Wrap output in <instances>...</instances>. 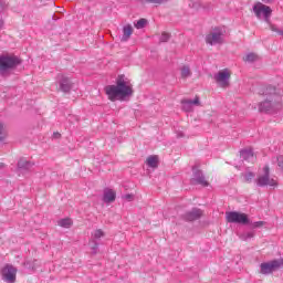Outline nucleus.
Instances as JSON below:
<instances>
[{
    "mask_svg": "<svg viewBox=\"0 0 283 283\" xmlns=\"http://www.w3.org/2000/svg\"><path fill=\"white\" fill-rule=\"evenodd\" d=\"M146 3H153L154 6H163V3H167L169 0H144Z\"/></svg>",
    "mask_w": 283,
    "mask_h": 283,
    "instance_id": "obj_24",
    "label": "nucleus"
},
{
    "mask_svg": "<svg viewBox=\"0 0 283 283\" xmlns=\"http://www.w3.org/2000/svg\"><path fill=\"white\" fill-rule=\"evenodd\" d=\"M147 25V20L146 19H139L136 23H135V28L137 30H143V28H145Z\"/></svg>",
    "mask_w": 283,
    "mask_h": 283,
    "instance_id": "obj_23",
    "label": "nucleus"
},
{
    "mask_svg": "<svg viewBox=\"0 0 283 283\" xmlns=\"http://www.w3.org/2000/svg\"><path fill=\"white\" fill-rule=\"evenodd\" d=\"M7 136L6 126H3V123H0V140H4Z\"/></svg>",
    "mask_w": 283,
    "mask_h": 283,
    "instance_id": "obj_25",
    "label": "nucleus"
},
{
    "mask_svg": "<svg viewBox=\"0 0 283 283\" xmlns=\"http://www.w3.org/2000/svg\"><path fill=\"white\" fill-rule=\"evenodd\" d=\"M146 165H148V167H151L153 169H156V167H158V156H149L146 159Z\"/></svg>",
    "mask_w": 283,
    "mask_h": 283,
    "instance_id": "obj_18",
    "label": "nucleus"
},
{
    "mask_svg": "<svg viewBox=\"0 0 283 283\" xmlns=\"http://www.w3.org/2000/svg\"><path fill=\"white\" fill-rule=\"evenodd\" d=\"M263 3H273V0H262Z\"/></svg>",
    "mask_w": 283,
    "mask_h": 283,
    "instance_id": "obj_32",
    "label": "nucleus"
},
{
    "mask_svg": "<svg viewBox=\"0 0 283 283\" xmlns=\"http://www.w3.org/2000/svg\"><path fill=\"white\" fill-rule=\"evenodd\" d=\"M260 227H264V221H256L252 223L253 229H260Z\"/></svg>",
    "mask_w": 283,
    "mask_h": 283,
    "instance_id": "obj_29",
    "label": "nucleus"
},
{
    "mask_svg": "<svg viewBox=\"0 0 283 283\" xmlns=\"http://www.w3.org/2000/svg\"><path fill=\"white\" fill-rule=\"evenodd\" d=\"M17 268L12 264H6L1 271L0 275L2 277V281L6 283H14L17 282Z\"/></svg>",
    "mask_w": 283,
    "mask_h": 283,
    "instance_id": "obj_9",
    "label": "nucleus"
},
{
    "mask_svg": "<svg viewBox=\"0 0 283 283\" xmlns=\"http://www.w3.org/2000/svg\"><path fill=\"white\" fill-rule=\"evenodd\" d=\"M134 86L132 82L125 75H119L116 80V85H107L104 88V92L112 103H116V101H125L128 96L134 94Z\"/></svg>",
    "mask_w": 283,
    "mask_h": 283,
    "instance_id": "obj_1",
    "label": "nucleus"
},
{
    "mask_svg": "<svg viewBox=\"0 0 283 283\" xmlns=\"http://www.w3.org/2000/svg\"><path fill=\"white\" fill-rule=\"evenodd\" d=\"M116 200V191L113 189H105L103 195V201L106 203L114 202Z\"/></svg>",
    "mask_w": 283,
    "mask_h": 283,
    "instance_id": "obj_16",
    "label": "nucleus"
},
{
    "mask_svg": "<svg viewBox=\"0 0 283 283\" xmlns=\"http://www.w3.org/2000/svg\"><path fill=\"white\" fill-rule=\"evenodd\" d=\"M3 28V20H0V30Z\"/></svg>",
    "mask_w": 283,
    "mask_h": 283,
    "instance_id": "obj_33",
    "label": "nucleus"
},
{
    "mask_svg": "<svg viewBox=\"0 0 283 283\" xmlns=\"http://www.w3.org/2000/svg\"><path fill=\"white\" fill-rule=\"evenodd\" d=\"M192 182H197V185H201L202 187H209V182L205 180V175L200 170L195 171Z\"/></svg>",
    "mask_w": 283,
    "mask_h": 283,
    "instance_id": "obj_14",
    "label": "nucleus"
},
{
    "mask_svg": "<svg viewBox=\"0 0 283 283\" xmlns=\"http://www.w3.org/2000/svg\"><path fill=\"white\" fill-rule=\"evenodd\" d=\"M32 165H33L32 163H30V161H28L25 159H20L18 161V169H25V170H28V169H30L32 167Z\"/></svg>",
    "mask_w": 283,
    "mask_h": 283,
    "instance_id": "obj_20",
    "label": "nucleus"
},
{
    "mask_svg": "<svg viewBox=\"0 0 283 283\" xmlns=\"http://www.w3.org/2000/svg\"><path fill=\"white\" fill-rule=\"evenodd\" d=\"M243 61H245V63H253V62L258 61V54H255V53H248L243 57Z\"/></svg>",
    "mask_w": 283,
    "mask_h": 283,
    "instance_id": "obj_22",
    "label": "nucleus"
},
{
    "mask_svg": "<svg viewBox=\"0 0 283 283\" xmlns=\"http://www.w3.org/2000/svg\"><path fill=\"white\" fill-rule=\"evenodd\" d=\"M243 177H244L245 182H251V180H253V178H255V174H253V172H245L243 175Z\"/></svg>",
    "mask_w": 283,
    "mask_h": 283,
    "instance_id": "obj_26",
    "label": "nucleus"
},
{
    "mask_svg": "<svg viewBox=\"0 0 283 283\" xmlns=\"http://www.w3.org/2000/svg\"><path fill=\"white\" fill-rule=\"evenodd\" d=\"M226 220L231 224H249V216L238 211L227 212Z\"/></svg>",
    "mask_w": 283,
    "mask_h": 283,
    "instance_id": "obj_8",
    "label": "nucleus"
},
{
    "mask_svg": "<svg viewBox=\"0 0 283 283\" xmlns=\"http://www.w3.org/2000/svg\"><path fill=\"white\" fill-rule=\"evenodd\" d=\"M124 200H127V202H132V200H134V195H130V193L125 195Z\"/></svg>",
    "mask_w": 283,
    "mask_h": 283,
    "instance_id": "obj_31",
    "label": "nucleus"
},
{
    "mask_svg": "<svg viewBox=\"0 0 283 283\" xmlns=\"http://www.w3.org/2000/svg\"><path fill=\"white\" fill-rule=\"evenodd\" d=\"M105 235V231L103 229H96L95 231L92 232L91 234V240L94 242V247L92 248V253L93 255H96L98 253V243L97 240H101Z\"/></svg>",
    "mask_w": 283,
    "mask_h": 283,
    "instance_id": "obj_10",
    "label": "nucleus"
},
{
    "mask_svg": "<svg viewBox=\"0 0 283 283\" xmlns=\"http://www.w3.org/2000/svg\"><path fill=\"white\" fill-rule=\"evenodd\" d=\"M200 218H202V210L198 208H195L185 214V220H187L188 222H193V220H200Z\"/></svg>",
    "mask_w": 283,
    "mask_h": 283,
    "instance_id": "obj_13",
    "label": "nucleus"
},
{
    "mask_svg": "<svg viewBox=\"0 0 283 283\" xmlns=\"http://www.w3.org/2000/svg\"><path fill=\"white\" fill-rule=\"evenodd\" d=\"M132 34H134V28L132 27V24H126L123 27V35L120 38V41H123L124 43L129 41Z\"/></svg>",
    "mask_w": 283,
    "mask_h": 283,
    "instance_id": "obj_15",
    "label": "nucleus"
},
{
    "mask_svg": "<svg viewBox=\"0 0 283 283\" xmlns=\"http://www.w3.org/2000/svg\"><path fill=\"white\" fill-rule=\"evenodd\" d=\"M59 227L63 229H70L72 227V219L65 218L57 221Z\"/></svg>",
    "mask_w": 283,
    "mask_h": 283,
    "instance_id": "obj_19",
    "label": "nucleus"
},
{
    "mask_svg": "<svg viewBox=\"0 0 283 283\" xmlns=\"http://www.w3.org/2000/svg\"><path fill=\"white\" fill-rule=\"evenodd\" d=\"M57 82H59L61 92L67 93L72 90V82L70 81V78L67 76H65L63 74H59Z\"/></svg>",
    "mask_w": 283,
    "mask_h": 283,
    "instance_id": "obj_11",
    "label": "nucleus"
},
{
    "mask_svg": "<svg viewBox=\"0 0 283 283\" xmlns=\"http://www.w3.org/2000/svg\"><path fill=\"white\" fill-rule=\"evenodd\" d=\"M182 111L191 112L193 109V105L196 107H200V97L196 96L195 99H184L181 101Z\"/></svg>",
    "mask_w": 283,
    "mask_h": 283,
    "instance_id": "obj_12",
    "label": "nucleus"
},
{
    "mask_svg": "<svg viewBox=\"0 0 283 283\" xmlns=\"http://www.w3.org/2000/svg\"><path fill=\"white\" fill-rule=\"evenodd\" d=\"M281 108L282 101H280V97L264 101L259 104V112H265L266 114H273V112H277V109Z\"/></svg>",
    "mask_w": 283,
    "mask_h": 283,
    "instance_id": "obj_5",
    "label": "nucleus"
},
{
    "mask_svg": "<svg viewBox=\"0 0 283 283\" xmlns=\"http://www.w3.org/2000/svg\"><path fill=\"white\" fill-rule=\"evenodd\" d=\"M253 12L258 19H264L266 23H269V19H271V14H273V10L271 9V7L262 2H256L253 6Z\"/></svg>",
    "mask_w": 283,
    "mask_h": 283,
    "instance_id": "obj_7",
    "label": "nucleus"
},
{
    "mask_svg": "<svg viewBox=\"0 0 283 283\" xmlns=\"http://www.w3.org/2000/svg\"><path fill=\"white\" fill-rule=\"evenodd\" d=\"M224 36H227V29L224 27H217L212 29L205 38L207 45H224Z\"/></svg>",
    "mask_w": 283,
    "mask_h": 283,
    "instance_id": "obj_2",
    "label": "nucleus"
},
{
    "mask_svg": "<svg viewBox=\"0 0 283 283\" xmlns=\"http://www.w3.org/2000/svg\"><path fill=\"white\" fill-rule=\"evenodd\" d=\"M254 233L253 232H244L243 234L240 235L241 240H251L253 238Z\"/></svg>",
    "mask_w": 283,
    "mask_h": 283,
    "instance_id": "obj_28",
    "label": "nucleus"
},
{
    "mask_svg": "<svg viewBox=\"0 0 283 283\" xmlns=\"http://www.w3.org/2000/svg\"><path fill=\"white\" fill-rule=\"evenodd\" d=\"M214 83H217L218 87H221L222 90H227L229 85H231V71L229 69H223L219 71L217 74L213 76Z\"/></svg>",
    "mask_w": 283,
    "mask_h": 283,
    "instance_id": "obj_6",
    "label": "nucleus"
},
{
    "mask_svg": "<svg viewBox=\"0 0 283 283\" xmlns=\"http://www.w3.org/2000/svg\"><path fill=\"white\" fill-rule=\"evenodd\" d=\"M169 38H170L169 33L164 32V33L160 35L159 41H160V43H167V41H169Z\"/></svg>",
    "mask_w": 283,
    "mask_h": 283,
    "instance_id": "obj_27",
    "label": "nucleus"
},
{
    "mask_svg": "<svg viewBox=\"0 0 283 283\" xmlns=\"http://www.w3.org/2000/svg\"><path fill=\"white\" fill-rule=\"evenodd\" d=\"M255 182L258 187H277V179L271 178L269 166L263 168V174L256 178Z\"/></svg>",
    "mask_w": 283,
    "mask_h": 283,
    "instance_id": "obj_4",
    "label": "nucleus"
},
{
    "mask_svg": "<svg viewBox=\"0 0 283 283\" xmlns=\"http://www.w3.org/2000/svg\"><path fill=\"white\" fill-rule=\"evenodd\" d=\"M277 165H279L280 169H282V171H283V156L277 157Z\"/></svg>",
    "mask_w": 283,
    "mask_h": 283,
    "instance_id": "obj_30",
    "label": "nucleus"
},
{
    "mask_svg": "<svg viewBox=\"0 0 283 283\" xmlns=\"http://www.w3.org/2000/svg\"><path fill=\"white\" fill-rule=\"evenodd\" d=\"M0 167H3V164H0Z\"/></svg>",
    "mask_w": 283,
    "mask_h": 283,
    "instance_id": "obj_35",
    "label": "nucleus"
},
{
    "mask_svg": "<svg viewBox=\"0 0 283 283\" xmlns=\"http://www.w3.org/2000/svg\"><path fill=\"white\" fill-rule=\"evenodd\" d=\"M240 157L243 158L244 160L253 163V160H254L253 149H243V150H241L240 151Z\"/></svg>",
    "mask_w": 283,
    "mask_h": 283,
    "instance_id": "obj_17",
    "label": "nucleus"
},
{
    "mask_svg": "<svg viewBox=\"0 0 283 283\" xmlns=\"http://www.w3.org/2000/svg\"><path fill=\"white\" fill-rule=\"evenodd\" d=\"M181 72V78H189L191 76V69L187 65L182 66L180 69Z\"/></svg>",
    "mask_w": 283,
    "mask_h": 283,
    "instance_id": "obj_21",
    "label": "nucleus"
},
{
    "mask_svg": "<svg viewBox=\"0 0 283 283\" xmlns=\"http://www.w3.org/2000/svg\"><path fill=\"white\" fill-rule=\"evenodd\" d=\"M55 136H61V134L56 133Z\"/></svg>",
    "mask_w": 283,
    "mask_h": 283,
    "instance_id": "obj_34",
    "label": "nucleus"
},
{
    "mask_svg": "<svg viewBox=\"0 0 283 283\" xmlns=\"http://www.w3.org/2000/svg\"><path fill=\"white\" fill-rule=\"evenodd\" d=\"M18 65H21V59L17 55H0V76L10 74L11 70H14Z\"/></svg>",
    "mask_w": 283,
    "mask_h": 283,
    "instance_id": "obj_3",
    "label": "nucleus"
}]
</instances>
